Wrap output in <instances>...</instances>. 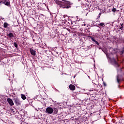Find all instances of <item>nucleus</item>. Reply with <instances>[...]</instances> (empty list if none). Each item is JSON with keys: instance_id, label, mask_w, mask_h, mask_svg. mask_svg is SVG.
<instances>
[{"instance_id": "9d476101", "label": "nucleus", "mask_w": 124, "mask_h": 124, "mask_svg": "<svg viewBox=\"0 0 124 124\" xmlns=\"http://www.w3.org/2000/svg\"><path fill=\"white\" fill-rule=\"evenodd\" d=\"M99 49H101L102 51L104 52L107 51V49L106 48V47H99Z\"/></svg>"}, {"instance_id": "7ed1b4c3", "label": "nucleus", "mask_w": 124, "mask_h": 124, "mask_svg": "<svg viewBox=\"0 0 124 124\" xmlns=\"http://www.w3.org/2000/svg\"><path fill=\"white\" fill-rule=\"evenodd\" d=\"M7 102H8L9 104L10 105V106H13L14 105V103L13 102V101L11 98H8L7 99Z\"/></svg>"}, {"instance_id": "423d86ee", "label": "nucleus", "mask_w": 124, "mask_h": 124, "mask_svg": "<svg viewBox=\"0 0 124 124\" xmlns=\"http://www.w3.org/2000/svg\"><path fill=\"white\" fill-rule=\"evenodd\" d=\"M69 88L71 91H75V89H76V87L73 84H70Z\"/></svg>"}, {"instance_id": "6e6552de", "label": "nucleus", "mask_w": 124, "mask_h": 124, "mask_svg": "<svg viewBox=\"0 0 124 124\" xmlns=\"http://www.w3.org/2000/svg\"><path fill=\"white\" fill-rule=\"evenodd\" d=\"M91 40H92V41H93V42H95V43L97 44V45H99V43H98V42L94 39V37H91Z\"/></svg>"}, {"instance_id": "2eb2a0df", "label": "nucleus", "mask_w": 124, "mask_h": 124, "mask_svg": "<svg viewBox=\"0 0 124 124\" xmlns=\"http://www.w3.org/2000/svg\"><path fill=\"white\" fill-rule=\"evenodd\" d=\"M111 11H112V12H116V11H117V9L115 8H114L112 9Z\"/></svg>"}, {"instance_id": "a211bd4d", "label": "nucleus", "mask_w": 124, "mask_h": 124, "mask_svg": "<svg viewBox=\"0 0 124 124\" xmlns=\"http://www.w3.org/2000/svg\"><path fill=\"white\" fill-rule=\"evenodd\" d=\"M124 51H123L122 52V54H123L124 53Z\"/></svg>"}, {"instance_id": "f8f14e48", "label": "nucleus", "mask_w": 124, "mask_h": 124, "mask_svg": "<svg viewBox=\"0 0 124 124\" xmlns=\"http://www.w3.org/2000/svg\"><path fill=\"white\" fill-rule=\"evenodd\" d=\"M8 36H9V37L11 38L12 37H14V35H13V33H10L8 34Z\"/></svg>"}, {"instance_id": "6ab92c4d", "label": "nucleus", "mask_w": 124, "mask_h": 124, "mask_svg": "<svg viewBox=\"0 0 124 124\" xmlns=\"http://www.w3.org/2000/svg\"><path fill=\"white\" fill-rule=\"evenodd\" d=\"M2 0H0V2H1V1H2Z\"/></svg>"}, {"instance_id": "aec40b11", "label": "nucleus", "mask_w": 124, "mask_h": 124, "mask_svg": "<svg viewBox=\"0 0 124 124\" xmlns=\"http://www.w3.org/2000/svg\"><path fill=\"white\" fill-rule=\"evenodd\" d=\"M118 82H119V80H118Z\"/></svg>"}, {"instance_id": "4468645a", "label": "nucleus", "mask_w": 124, "mask_h": 124, "mask_svg": "<svg viewBox=\"0 0 124 124\" xmlns=\"http://www.w3.org/2000/svg\"><path fill=\"white\" fill-rule=\"evenodd\" d=\"M98 26H100V27H104V23L102 22L98 24Z\"/></svg>"}, {"instance_id": "f257e3e1", "label": "nucleus", "mask_w": 124, "mask_h": 124, "mask_svg": "<svg viewBox=\"0 0 124 124\" xmlns=\"http://www.w3.org/2000/svg\"><path fill=\"white\" fill-rule=\"evenodd\" d=\"M56 4L62 8H70L71 3L66 0H54Z\"/></svg>"}, {"instance_id": "39448f33", "label": "nucleus", "mask_w": 124, "mask_h": 124, "mask_svg": "<svg viewBox=\"0 0 124 124\" xmlns=\"http://www.w3.org/2000/svg\"><path fill=\"white\" fill-rule=\"evenodd\" d=\"M1 2H3L5 5H10V2L9 1H6V0H2Z\"/></svg>"}, {"instance_id": "9b49d317", "label": "nucleus", "mask_w": 124, "mask_h": 124, "mask_svg": "<svg viewBox=\"0 0 124 124\" xmlns=\"http://www.w3.org/2000/svg\"><path fill=\"white\" fill-rule=\"evenodd\" d=\"M21 98L23 100H25V99H27V97H26V96L24 94H21Z\"/></svg>"}, {"instance_id": "f03ea898", "label": "nucleus", "mask_w": 124, "mask_h": 124, "mask_svg": "<svg viewBox=\"0 0 124 124\" xmlns=\"http://www.w3.org/2000/svg\"><path fill=\"white\" fill-rule=\"evenodd\" d=\"M53 112L54 109L51 107H48L46 108V113H47V114H53Z\"/></svg>"}, {"instance_id": "20e7f679", "label": "nucleus", "mask_w": 124, "mask_h": 124, "mask_svg": "<svg viewBox=\"0 0 124 124\" xmlns=\"http://www.w3.org/2000/svg\"><path fill=\"white\" fill-rule=\"evenodd\" d=\"M31 53L32 55V56H35L36 55V49H33V48H30Z\"/></svg>"}, {"instance_id": "1a4fd4ad", "label": "nucleus", "mask_w": 124, "mask_h": 124, "mask_svg": "<svg viewBox=\"0 0 124 124\" xmlns=\"http://www.w3.org/2000/svg\"><path fill=\"white\" fill-rule=\"evenodd\" d=\"M53 109L54 114H58L59 109H58V108H54Z\"/></svg>"}, {"instance_id": "dca6fc26", "label": "nucleus", "mask_w": 124, "mask_h": 124, "mask_svg": "<svg viewBox=\"0 0 124 124\" xmlns=\"http://www.w3.org/2000/svg\"><path fill=\"white\" fill-rule=\"evenodd\" d=\"M14 46L15 47H18V44H17L16 43H14Z\"/></svg>"}, {"instance_id": "ddd939ff", "label": "nucleus", "mask_w": 124, "mask_h": 124, "mask_svg": "<svg viewBox=\"0 0 124 124\" xmlns=\"http://www.w3.org/2000/svg\"><path fill=\"white\" fill-rule=\"evenodd\" d=\"M3 27H4V28H7V27H8V24H7V22L4 23Z\"/></svg>"}, {"instance_id": "0eeeda50", "label": "nucleus", "mask_w": 124, "mask_h": 124, "mask_svg": "<svg viewBox=\"0 0 124 124\" xmlns=\"http://www.w3.org/2000/svg\"><path fill=\"white\" fill-rule=\"evenodd\" d=\"M14 100L16 105H20L21 104V102L18 98H15Z\"/></svg>"}, {"instance_id": "f3484780", "label": "nucleus", "mask_w": 124, "mask_h": 124, "mask_svg": "<svg viewBox=\"0 0 124 124\" xmlns=\"http://www.w3.org/2000/svg\"><path fill=\"white\" fill-rule=\"evenodd\" d=\"M123 25H124V24H121L122 27L120 28V30H122V29H124V26H123Z\"/></svg>"}]
</instances>
